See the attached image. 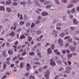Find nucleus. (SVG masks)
<instances>
[{
  "mask_svg": "<svg viewBox=\"0 0 79 79\" xmlns=\"http://www.w3.org/2000/svg\"><path fill=\"white\" fill-rule=\"evenodd\" d=\"M49 75H50V71L48 70L45 73V77L46 79H48L49 78Z\"/></svg>",
  "mask_w": 79,
  "mask_h": 79,
  "instance_id": "obj_1",
  "label": "nucleus"
},
{
  "mask_svg": "<svg viewBox=\"0 0 79 79\" xmlns=\"http://www.w3.org/2000/svg\"><path fill=\"white\" fill-rule=\"evenodd\" d=\"M69 48H71V50L72 52H74V51H75V50H76L75 47H73L72 46L69 47Z\"/></svg>",
  "mask_w": 79,
  "mask_h": 79,
  "instance_id": "obj_2",
  "label": "nucleus"
},
{
  "mask_svg": "<svg viewBox=\"0 0 79 79\" xmlns=\"http://www.w3.org/2000/svg\"><path fill=\"white\" fill-rule=\"evenodd\" d=\"M27 71H29V69L31 68V66H30V64L28 63H27Z\"/></svg>",
  "mask_w": 79,
  "mask_h": 79,
  "instance_id": "obj_3",
  "label": "nucleus"
},
{
  "mask_svg": "<svg viewBox=\"0 0 79 79\" xmlns=\"http://www.w3.org/2000/svg\"><path fill=\"white\" fill-rule=\"evenodd\" d=\"M50 64L52 66H55L56 64L55 63V62H54L52 61L50 63Z\"/></svg>",
  "mask_w": 79,
  "mask_h": 79,
  "instance_id": "obj_4",
  "label": "nucleus"
},
{
  "mask_svg": "<svg viewBox=\"0 0 79 79\" xmlns=\"http://www.w3.org/2000/svg\"><path fill=\"white\" fill-rule=\"evenodd\" d=\"M59 44H63V40L61 39H59L58 40Z\"/></svg>",
  "mask_w": 79,
  "mask_h": 79,
  "instance_id": "obj_5",
  "label": "nucleus"
},
{
  "mask_svg": "<svg viewBox=\"0 0 79 79\" xmlns=\"http://www.w3.org/2000/svg\"><path fill=\"white\" fill-rule=\"evenodd\" d=\"M15 35V32H12L10 34H9V35L10 36H12V37H13Z\"/></svg>",
  "mask_w": 79,
  "mask_h": 79,
  "instance_id": "obj_6",
  "label": "nucleus"
},
{
  "mask_svg": "<svg viewBox=\"0 0 79 79\" xmlns=\"http://www.w3.org/2000/svg\"><path fill=\"white\" fill-rule=\"evenodd\" d=\"M8 53L10 55H13V51L11 50H9L8 51Z\"/></svg>",
  "mask_w": 79,
  "mask_h": 79,
  "instance_id": "obj_7",
  "label": "nucleus"
},
{
  "mask_svg": "<svg viewBox=\"0 0 79 79\" xmlns=\"http://www.w3.org/2000/svg\"><path fill=\"white\" fill-rule=\"evenodd\" d=\"M42 16H47V15H48V13L45 12H44L42 13Z\"/></svg>",
  "mask_w": 79,
  "mask_h": 79,
  "instance_id": "obj_8",
  "label": "nucleus"
},
{
  "mask_svg": "<svg viewBox=\"0 0 79 79\" xmlns=\"http://www.w3.org/2000/svg\"><path fill=\"white\" fill-rule=\"evenodd\" d=\"M11 3V1L10 0H8L6 2V5H10Z\"/></svg>",
  "mask_w": 79,
  "mask_h": 79,
  "instance_id": "obj_9",
  "label": "nucleus"
},
{
  "mask_svg": "<svg viewBox=\"0 0 79 79\" xmlns=\"http://www.w3.org/2000/svg\"><path fill=\"white\" fill-rule=\"evenodd\" d=\"M26 38V37L24 36V34H23L22 35V36L21 35L20 36V39H25Z\"/></svg>",
  "mask_w": 79,
  "mask_h": 79,
  "instance_id": "obj_10",
  "label": "nucleus"
},
{
  "mask_svg": "<svg viewBox=\"0 0 79 79\" xmlns=\"http://www.w3.org/2000/svg\"><path fill=\"white\" fill-rule=\"evenodd\" d=\"M0 10L3 11L5 10V7L3 6H1L0 7Z\"/></svg>",
  "mask_w": 79,
  "mask_h": 79,
  "instance_id": "obj_11",
  "label": "nucleus"
},
{
  "mask_svg": "<svg viewBox=\"0 0 79 79\" xmlns=\"http://www.w3.org/2000/svg\"><path fill=\"white\" fill-rule=\"evenodd\" d=\"M24 65V63L21 62L20 64V67L21 68H23V65Z\"/></svg>",
  "mask_w": 79,
  "mask_h": 79,
  "instance_id": "obj_12",
  "label": "nucleus"
},
{
  "mask_svg": "<svg viewBox=\"0 0 79 79\" xmlns=\"http://www.w3.org/2000/svg\"><path fill=\"white\" fill-rule=\"evenodd\" d=\"M6 10L8 12H10L11 11V9L8 7H7Z\"/></svg>",
  "mask_w": 79,
  "mask_h": 79,
  "instance_id": "obj_13",
  "label": "nucleus"
},
{
  "mask_svg": "<svg viewBox=\"0 0 79 79\" xmlns=\"http://www.w3.org/2000/svg\"><path fill=\"white\" fill-rule=\"evenodd\" d=\"M73 23L74 24H77L78 23V22L76 20V19H74L73 20Z\"/></svg>",
  "mask_w": 79,
  "mask_h": 79,
  "instance_id": "obj_14",
  "label": "nucleus"
},
{
  "mask_svg": "<svg viewBox=\"0 0 79 79\" xmlns=\"http://www.w3.org/2000/svg\"><path fill=\"white\" fill-rule=\"evenodd\" d=\"M29 79H35V77L32 76H30L29 77Z\"/></svg>",
  "mask_w": 79,
  "mask_h": 79,
  "instance_id": "obj_15",
  "label": "nucleus"
},
{
  "mask_svg": "<svg viewBox=\"0 0 79 79\" xmlns=\"http://www.w3.org/2000/svg\"><path fill=\"white\" fill-rule=\"evenodd\" d=\"M48 53H52V51H51V49H50V48H49V49H48Z\"/></svg>",
  "mask_w": 79,
  "mask_h": 79,
  "instance_id": "obj_16",
  "label": "nucleus"
},
{
  "mask_svg": "<svg viewBox=\"0 0 79 79\" xmlns=\"http://www.w3.org/2000/svg\"><path fill=\"white\" fill-rule=\"evenodd\" d=\"M51 48L52 50H53L55 48V45L52 44L51 45Z\"/></svg>",
  "mask_w": 79,
  "mask_h": 79,
  "instance_id": "obj_17",
  "label": "nucleus"
},
{
  "mask_svg": "<svg viewBox=\"0 0 79 79\" xmlns=\"http://www.w3.org/2000/svg\"><path fill=\"white\" fill-rule=\"evenodd\" d=\"M55 2L57 5H60V2H59V1L58 0H55Z\"/></svg>",
  "mask_w": 79,
  "mask_h": 79,
  "instance_id": "obj_18",
  "label": "nucleus"
},
{
  "mask_svg": "<svg viewBox=\"0 0 79 79\" xmlns=\"http://www.w3.org/2000/svg\"><path fill=\"white\" fill-rule=\"evenodd\" d=\"M21 5H26V3L25 2H20Z\"/></svg>",
  "mask_w": 79,
  "mask_h": 79,
  "instance_id": "obj_19",
  "label": "nucleus"
},
{
  "mask_svg": "<svg viewBox=\"0 0 79 79\" xmlns=\"http://www.w3.org/2000/svg\"><path fill=\"white\" fill-rule=\"evenodd\" d=\"M5 53H6V51H4L2 53V55L4 56H6V54H5Z\"/></svg>",
  "mask_w": 79,
  "mask_h": 79,
  "instance_id": "obj_20",
  "label": "nucleus"
},
{
  "mask_svg": "<svg viewBox=\"0 0 79 79\" xmlns=\"http://www.w3.org/2000/svg\"><path fill=\"white\" fill-rule=\"evenodd\" d=\"M41 32H42V31H36V34H40L41 33Z\"/></svg>",
  "mask_w": 79,
  "mask_h": 79,
  "instance_id": "obj_21",
  "label": "nucleus"
},
{
  "mask_svg": "<svg viewBox=\"0 0 79 79\" xmlns=\"http://www.w3.org/2000/svg\"><path fill=\"white\" fill-rule=\"evenodd\" d=\"M28 41H29V42H30V41H31V40H32V38L30 37H28Z\"/></svg>",
  "mask_w": 79,
  "mask_h": 79,
  "instance_id": "obj_22",
  "label": "nucleus"
},
{
  "mask_svg": "<svg viewBox=\"0 0 79 79\" xmlns=\"http://www.w3.org/2000/svg\"><path fill=\"white\" fill-rule=\"evenodd\" d=\"M23 18H24V19H27L28 18V17H27L26 16V15H25L24 16Z\"/></svg>",
  "mask_w": 79,
  "mask_h": 79,
  "instance_id": "obj_23",
  "label": "nucleus"
},
{
  "mask_svg": "<svg viewBox=\"0 0 79 79\" xmlns=\"http://www.w3.org/2000/svg\"><path fill=\"white\" fill-rule=\"evenodd\" d=\"M69 43H66L65 45V47H68V46H69Z\"/></svg>",
  "mask_w": 79,
  "mask_h": 79,
  "instance_id": "obj_24",
  "label": "nucleus"
},
{
  "mask_svg": "<svg viewBox=\"0 0 79 79\" xmlns=\"http://www.w3.org/2000/svg\"><path fill=\"white\" fill-rule=\"evenodd\" d=\"M64 33H62L60 35V37H64Z\"/></svg>",
  "mask_w": 79,
  "mask_h": 79,
  "instance_id": "obj_25",
  "label": "nucleus"
},
{
  "mask_svg": "<svg viewBox=\"0 0 79 79\" xmlns=\"http://www.w3.org/2000/svg\"><path fill=\"white\" fill-rule=\"evenodd\" d=\"M49 3H50V2L49 1H46L44 3V5H48Z\"/></svg>",
  "mask_w": 79,
  "mask_h": 79,
  "instance_id": "obj_26",
  "label": "nucleus"
},
{
  "mask_svg": "<svg viewBox=\"0 0 79 79\" xmlns=\"http://www.w3.org/2000/svg\"><path fill=\"white\" fill-rule=\"evenodd\" d=\"M71 13H73L75 12V9L73 8V9L71 10Z\"/></svg>",
  "mask_w": 79,
  "mask_h": 79,
  "instance_id": "obj_27",
  "label": "nucleus"
},
{
  "mask_svg": "<svg viewBox=\"0 0 79 79\" xmlns=\"http://www.w3.org/2000/svg\"><path fill=\"white\" fill-rule=\"evenodd\" d=\"M73 5L71 4L69 6H67V8H71V7H73Z\"/></svg>",
  "mask_w": 79,
  "mask_h": 79,
  "instance_id": "obj_28",
  "label": "nucleus"
},
{
  "mask_svg": "<svg viewBox=\"0 0 79 79\" xmlns=\"http://www.w3.org/2000/svg\"><path fill=\"white\" fill-rule=\"evenodd\" d=\"M13 5L14 6H16V5H18V3H17V2H15L13 3Z\"/></svg>",
  "mask_w": 79,
  "mask_h": 79,
  "instance_id": "obj_29",
  "label": "nucleus"
},
{
  "mask_svg": "<svg viewBox=\"0 0 79 79\" xmlns=\"http://www.w3.org/2000/svg\"><path fill=\"white\" fill-rule=\"evenodd\" d=\"M53 34H58V31L56 30L54 31H53Z\"/></svg>",
  "mask_w": 79,
  "mask_h": 79,
  "instance_id": "obj_30",
  "label": "nucleus"
},
{
  "mask_svg": "<svg viewBox=\"0 0 79 79\" xmlns=\"http://www.w3.org/2000/svg\"><path fill=\"white\" fill-rule=\"evenodd\" d=\"M61 2H62L67 3V1L66 0H62Z\"/></svg>",
  "mask_w": 79,
  "mask_h": 79,
  "instance_id": "obj_31",
  "label": "nucleus"
},
{
  "mask_svg": "<svg viewBox=\"0 0 79 79\" xmlns=\"http://www.w3.org/2000/svg\"><path fill=\"white\" fill-rule=\"evenodd\" d=\"M36 40L38 41H40V40H41V39L40 37H38Z\"/></svg>",
  "mask_w": 79,
  "mask_h": 79,
  "instance_id": "obj_32",
  "label": "nucleus"
},
{
  "mask_svg": "<svg viewBox=\"0 0 79 79\" xmlns=\"http://www.w3.org/2000/svg\"><path fill=\"white\" fill-rule=\"evenodd\" d=\"M23 24H24V22L22 21L20 23V24L21 25H23Z\"/></svg>",
  "mask_w": 79,
  "mask_h": 79,
  "instance_id": "obj_33",
  "label": "nucleus"
},
{
  "mask_svg": "<svg viewBox=\"0 0 79 79\" xmlns=\"http://www.w3.org/2000/svg\"><path fill=\"white\" fill-rule=\"evenodd\" d=\"M26 26H27V27H29V26H30V23H27Z\"/></svg>",
  "mask_w": 79,
  "mask_h": 79,
  "instance_id": "obj_34",
  "label": "nucleus"
},
{
  "mask_svg": "<svg viewBox=\"0 0 79 79\" xmlns=\"http://www.w3.org/2000/svg\"><path fill=\"white\" fill-rule=\"evenodd\" d=\"M57 62L59 64H62V62L60 60H58L57 61Z\"/></svg>",
  "mask_w": 79,
  "mask_h": 79,
  "instance_id": "obj_35",
  "label": "nucleus"
},
{
  "mask_svg": "<svg viewBox=\"0 0 79 79\" xmlns=\"http://www.w3.org/2000/svg\"><path fill=\"white\" fill-rule=\"evenodd\" d=\"M26 54V51H24L23 53L22 54V56H24V55H25Z\"/></svg>",
  "mask_w": 79,
  "mask_h": 79,
  "instance_id": "obj_36",
  "label": "nucleus"
},
{
  "mask_svg": "<svg viewBox=\"0 0 79 79\" xmlns=\"http://www.w3.org/2000/svg\"><path fill=\"white\" fill-rule=\"evenodd\" d=\"M51 7V6L50 5H48L46 7V8H50Z\"/></svg>",
  "mask_w": 79,
  "mask_h": 79,
  "instance_id": "obj_37",
  "label": "nucleus"
},
{
  "mask_svg": "<svg viewBox=\"0 0 79 79\" xmlns=\"http://www.w3.org/2000/svg\"><path fill=\"white\" fill-rule=\"evenodd\" d=\"M43 70V69L42 68H41L39 69L38 71L40 72H41V71H42Z\"/></svg>",
  "mask_w": 79,
  "mask_h": 79,
  "instance_id": "obj_38",
  "label": "nucleus"
},
{
  "mask_svg": "<svg viewBox=\"0 0 79 79\" xmlns=\"http://www.w3.org/2000/svg\"><path fill=\"white\" fill-rule=\"evenodd\" d=\"M34 26H35V25L34 24V23H32L31 24V27H33Z\"/></svg>",
  "mask_w": 79,
  "mask_h": 79,
  "instance_id": "obj_39",
  "label": "nucleus"
},
{
  "mask_svg": "<svg viewBox=\"0 0 79 79\" xmlns=\"http://www.w3.org/2000/svg\"><path fill=\"white\" fill-rule=\"evenodd\" d=\"M69 71H65L64 72V73H69Z\"/></svg>",
  "mask_w": 79,
  "mask_h": 79,
  "instance_id": "obj_40",
  "label": "nucleus"
},
{
  "mask_svg": "<svg viewBox=\"0 0 79 79\" xmlns=\"http://www.w3.org/2000/svg\"><path fill=\"white\" fill-rule=\"evenodd\" d=\"M72 56H73V54H69L68 55V56L69 57H72Z\"/></svg>",
  "mask_w": 79,
  "mask_h": 79,
  "instance_id": "obj_41",
  "label": "nucleus"
},
{
  "mask_svg": "<svg viewBox=\"0 0 79 79\" xmlns=\"http://www.w3.org/2000/svg\"><path fill=\"white\" fill-rule=\"evenodd\" d=\"M56 53L57 55H60V52H56Z\"/></svg>",
  "mask_w": 79,
  "mask_h": 79,
  "instance_id": "obj_42",
  "label": "nucleus"
},
{
  "mask_svg": "<svg viewBox=\"0 0 79 79\" xmlns=\"http://www.w3.org/2000/svg\"><path fill=\"white\" fill-rule=\"evenodd\" d=\"M30 55H34V52H30Z\"/></svg>",
  "mask_w": 79,
  "mask_h": 79,
  "instance_id": "obj_43",
  "label": "nucleus"
},
{
  "mask_svg": "<svg viewBox=\"0 0 79 79\" xmlns=\"http://www.w3.org/2000/svg\"><path fill=\"white\" fill-rule=\"evenodd\" d=\"M72 41H73V40L71 39H70L68 40V42H72Z\"/></svg>",
  "mask_w": 79,
  "mask_h": 79,
  "instance_id": "obj_44",
  "label": "nucleus"
},
{
  "mask_svg": "<svg viewBox=\"0 0 79 79\" xmlns=\"http://www.w3.org/2000/svg\"><path fill=\"white\" fill-rule=\"evenodd\" d=\"M6 64H4L3 65L4 69H5V68H6Z\"/></svg>",
  "mask_w": 79,
  "mask_h": 79,
  "instance_id": "obj_45",
  "label": "nucleus"
},
{
  "mask_svg": "<svg viewBox=\"0 0 79 79\" xmlns=\"http://www.w3.org/2000/svg\"><path fill=\"white\" fill-rule=\"evenodd\" d=\"M69 39V36H66L65 37L64 39Z\"/></svg>",
  "mask_w": 79,
  "mask_h": 79,
  "instance_id": "obj_46",
  "label": "nucleus"
},
{
  "mask_svg": "<svg viewBox=\"0 0 79 79\" xmlns=\"http://www.w3.org/2000/svg\"><path fill=\"white\" fill-rule=\"evenodd\" d=\"M56 29H57V30H61V28L60 27H56Z\"/></svg>",
  "mask_w": 79,
  "mask_h": 79,
  "instance_id": "obj_47",
  "label": "nucleus"
},
{
  "mask_svg": "<svg viewBox=\"0 0 79 79\" xmlns=\"http://www.w3.org/2000/svg\"><path fill=\"white\" fill-rule=\"evenodd\" d=\"M62 53H66V51L64 50H62Z\"/></svg>",
  "mask_w": 79,
  "mask_h": 79,
  "instance_id": "obj_48",
  "label": "nucleus"
},
{
  "mask_svg": "<svg viewBox=\"0 0 79 79\" xmlns=\"http://www.w3.org/2000/svg\"><path fill=\"white\" fill-rule=\"evenodd\" d=\"M21 30V29H19L17 30L16 31V32H19V31H20Z\"/></svg>",
  "mask_w": 79,
  "mask_h": 79,
  "instance_id": "obj_49",
  "label": "nucleus"
},
{
  "mask_svg": "<svg viewBox=\"0 0 79 79\" xmlns=\"http://www.w3.org/2000/svg\"><path fill=\"white\" fill-rule=\"evenodd\" d=\"M35 3L36 5H37V6H39V2H36Z\"/></svg>",
  "mask_w": 79,
  "mask_h": 79,
  "instance_id": "obj_50",
  "label": "nucleus"
},
{
  "mask_svg": "<svg viewBox=\"0 0 79 79\" xmlns=\"http://www.w3.org/2000/svg\"><path fill=\"white\" fill-rule=\"evenodd\" d=\"M31 32H34V28H32L31 29Z\"/></svg>",
  "mask_w": 79,
  "mask_h": 79,
  "instance_id": "obj_51",
  "label": "nucleus"
},
{
  "mask_svg": "<svg viewBox=\"0 0 79 79\" xmlns=\"http://www.w3.org/2000/svg\"><path fill=\"white\" fill-rule=\"evenodd\" d=\"M6 75H5L1 79H5V78H6ZM3 78H4V79H3Z\"/></svg>",
  "mask_w": 79,
  "mask_h": 79,
  "instance_id": "obj_52",
  "label": "nucleus"
},
{
  "mask_svg": "<svg viewBox=\"0 0 79 79\" xmlns=\"http://www.w3.org/2000/svg\"><path fill=\"white\" fill-rule=\"evenodd\" d=\"M17 56H15V57L14 58H13V61H14L15 60H16V59H17Z\"/></svg>",
  "mask_w": 79,
  "mask_h": 79,
  "instance_id": "obj_53",
  "label": "nucleus"
},
{
  "mask_svg": "<svg viewBox=\"0 0 79 79\" xmlns=\"http://www.w3.org/2000/svg\"><path fill=\"white\" fill-rule=\"evenodd\" d=\"M23 16L22 15H20V19H23Z\"/></svg>",
  "mask_w": 79,
  "mask_h": 79,
  "instance_id": "obj_54",
  "label": "nucleus"
},
{
  "mask_svg": "<svg viewBox=\"0 0 79 79\" xmlns=\"http://www.w3.org/2000/svg\"><path fill=\"white\" fill-rule=\"evenodd\" d=\"M71 29L72 31H73L74 29H75V28L74 27H71Z\"/></svg>",
  "mask_w": 79,
  "mask_h": 79,
  "instance_id": "obj_55",
  "label": "nucleus"
},
{
  "mask_svg": "<svg viewBox=\"0 0 79 79\" xmlns=\"http://www.w3.org/2000/svg\"><path fill=\"white\" fill-rule=\"evenodd\" d=\"M29 74L28 73H26V74H25V76H29Z\"/></svg>",
  "mask_w": 79,
  "mask_h": 79,
  "instance_id": "obj_56",
  "label": "nucleus"
},
{
  "mask_svg": "<svg viewBox=\"0 0 79 79\" xmlns=\"http://www.w3.org/2000/svg\"><path fill=\"white\" fill-rule=\"evenodd\" d=\"M59 77L58 75H57V76H56L55 77V79H56Z\"/></svg>",
  "mask_w": 79,
  "mask_h": 79,
  "instance_id": "obj_57",
  "label": "nucleus"
},
{
  "mask_svg": "<svg viewBox=\"0 0 79 79\" xmlns=\"http://www.w3.org/2000/svg\"><path fill=\"white\" fill-rule=\"evenodd\" d=\"M40 1L41 2V3H42L44 2H45V0H40Z\"/></svg>",
  "mask_w": 79,
  "mask_h": 79,
  "instance_id": "obj_58",
  "label": "nucleus"
},
{
  "mask_svg": "<svg viewBox=\"0 0 79 79\" xmlns=\"http://www.w3.org/2000/svg\"><path fill=\"white\" fill-rule=\"evenodd\" d=\"M36 13H37V14H39V13H40L39 12V10H36Z\"/></svg>",
  "mask_w": 79,
  "mask_h": 79,
  "instance_id": "obj_59",
  "label": "nucleus"
},
{
  "mask_svg": "<svg viewBox=\"0 0 79 79\" xmlns=\"http://www.w3.org/2000/svg\"><path fill=\"white\" fill-rule=\"evenodd\" d=\"M15 66V64H11L10 65V67L11 68H12V67H13V66Z\"/></svg>",
  "mask_w": 79,
  "mask_h": 79,
  "instance_id": "obj_60",
  "label": "nucleus"
},
{
  "mask_svg": "<svg viewBox=\"0 0 79 79\" xmlns=\"http://www.w3.org/2000/svg\"><path fill=\"white\" fill-rule=\"evenodd\" d=\"M19 59L20 60H23V58L21 57L19 58Z\"/></svg>",
  "mask_w": 79,
  "mask_h": 79,
  "instance_id": "obj_61",
  "label": "nucleus"
},
{
  "mask_svg": "<svg viewBox=\"0 0 79 79\" xmlns=\"http://www.w3.org/2000/svg\"><path fill=\"white\" fill-rule=\"evenodd\" d=\"M48 67L47 66H44L43 67V69H46V68H48Z\"/></svg>",
  "mask_w": 79,
  "mask_h": 79,
  "instance_id": "obj_62",
  "label": "nucleus"
},
{
  "mask_svg": "<svg viewBox=\"0 0 79 79\" xmlns=\"http://www.w3.org/2000/svg\"><path fill=\"white\" fill-rule=\"evenodd\" d=\"M6 60H7V61H9V60H10V58L9 57L7 58V59H6Z\"/></svg>",
  "mask_w": 79,
  "mask_h": 79,
  "instance_id": "obj_63",
  "label": "nucleus"
},
{
  "mask_svg": "<svg viewBox=\"0 0 79 79\" xmlns=\"http://www.w3.org/2000/svg\"><path fill=\"white\" fill-rule=\"evenodd\" d=\"M5 1H3L1 2V3L2 4H3L4 5H5Z\"/></svg>",
  "mask_w": 79,
  "mask_h": 79,
  "instance_id": "obj_64",
  "label": "nucleus"
}]
</instances>
